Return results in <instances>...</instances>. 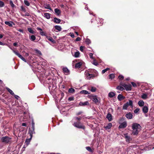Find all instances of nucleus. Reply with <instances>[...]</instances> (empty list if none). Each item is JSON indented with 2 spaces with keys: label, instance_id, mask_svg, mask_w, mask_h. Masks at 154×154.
Here are the masks:
<instances>
[{
  "label": "nucleus",
  "instance_id": "obj_1",
  "mask_svg": "<svg viewBox=\"0 0 154 154\" xmlns=\"http://www.w3.org/2000/svg\"><path fill=\"white\" fill-rule=\"evenodd\" d=\"M73 125L74 127L82 129L84 130L85 129V127L81 123L80 121L74 122Z\"/></svg>",
  "mask_w": 154,
  "mask_h": 154
},
{
  "label": "nucleus",
  "instance_id": "obj_2",
  "mask_svg": "<svg viewBox=\"0 0 154 154\" xmlns=\"http://www.w3.org/2000/svg\"><path fill=\"white\" fill-rule=\"evenodd\" d=\"M11 138L8 136L3 137L1 138L2 142L5 143H10L11 141Z\"/></svg>",
  "mask_w": 154,
  "mask_h": 154
},
{
  "label": "nucleus",
  "instance_id": "obj_3",
  "mask_svg": "<svg viewBox=\"0 0 154 154\" xmlns=\"http://www.w3.org/2000/svg\"><path fill=\"white\" fill-rule=\"evenodd\" d=\"M129 102H127L122 107V109L124 110H126L127 109L128 107L129 106H131L132 107L133 106V101L131 100H129Z\"/></svg>",
  "mask_w": 154,
  "mask_h": 154
},
{
  "label": "nucleus",
  "instance_id": "obj_4",
  "mask_svg": "<svg viewBox=\"0 0 154 154\" xmlns=\"http://www.w3.org/2000/svg\"><path fill=\"white\" fill-rule=\"evenodd\" d=\"M141 127L139 124L137 123H133L132 126L133 130L139 129Z\"/></svg>",
  "mask_w": 154,
  "mask_h": 154
},
{
  "label": "nucleus",
  "instance_id": "obj_5",
  "mask_svg": "<svg viewBox=\"0 0 154 154\" xmlns=\"http://www.w3.org/2000/svg\"><path fill=\"white\" fill-rule=\"evenodd\" d=\"M86 71L88 72V73H91V74L95 73V75H96V76H97L98 74L96 70L94 69H89Z\"/></svg>",
  "mask_w": 154,
  "mask_h": 154
},
{
  "label": "nucleus",
  "instance_id": "obj_6",
  "mask_svg": "<svg viewBox=\"0 0 154 154\" xmlns=\"http://www.w3.org/2000/svg\"><path fill=\"white\" fill-rule=\"evenodd\" d=\"M86 76L87 79L90 80L91 79H93L96 76L95 74V75L91 74L88 73H87L86 74Z\"/></svg>",
  "mask_w": 154,
  "mask_h": 154
},
{
  "label": "nucleus",
  "instance_id": "obj_7",
  "mask_svg": "<svg viewBox=\"0 0 154 154\" xmlns=\"http://www.w3.org/2000/svg\"><path fill=\"white\" fill-rule=\"evenodd\" d=\"M29 133L30 134V135L32 137V134L33 133H35V127H31L29 129Z\"/></svg>",
  "mask_w": 154,
  "mask_h": 154
},
{
  "label": "nucleus",
  "instance_id": "obj_8",
  "mask_svg": "<svg viewBox=\"0 0 154 154\" xmlns=\"http://www.w3.org/2000/svg\"><path fill=\"white\" fill-rule=\"evenodd\" d=\"M123 87L125 88L126 91H131V85H127L124 84L123 85Z\"/></svg>",
  "mask_w": 154,
  "mask_h": 154
},
{
  "label": "nucleus",
  "instance_id": "obj_9",
  "mask_svg": "<svg viewBox=\"0 0 154 154\" xmlns=\"http://www.w3.org/2000/svg\"><path fill=\"white\" fill-rule=\"evenodd\" d=\"M127 125L126 122H124L120 124L119 127V129L125 128L127 126Z\"/></svg>",
  "mask_w": 154,
  "mask_h": 154
},
{
  "label": "nucleus",
  "instance_id": "obj_10",
  "mask_svg": "<svg viewBox=\"0 0 154 154\" xmlns=\"http://www.w3.org/2000/svg\"><path fill=\"white\" fill-rule=\"evenodd\" d=\"M63 72L66 75H68L69 74V71L66 67H64L63 69Z\"/></svg>",
  "mask_w": 154,
  "mask_h": 154
},
{
  "label": "nucleus",
  "instance_id": "obj_11",
  "mask_svg": "<svg viewBox=\"0 0 154 154\" xmlns=\"http://www.w3.org/2000/svg\"><path fill=\"white\" fill-rule=\"evenodd\" d=\"M125 116L128 119H131L133 117L132 113L129 112L126 114Z\"/></svg>",
  "mask_w": 154,
  "mask_h": 154
},
{
  "label": "nucleus",
  "instance_id": "obj_12",
  "mask_svg": "<svg viewBox=\"0 0 154 154\" xmlns=\"http://www.w3.org/2000/svg\"><path fill=\"white\" fill-rule=\"evenodd\" d=\"M89 103L88 101H86L84 103L80 102L79 103V105L81 106H84L86 105H89Z\"/></svg>",
  "mask_w": 154,
  "mask_h": 154
},
{
  "label": "nucleus",
  "instance_id": "obj_13",
  "mask_svg": "<svg viewBox=\"0 0 154 154\" xmlns=\"http://www.w3.org/2000/svg\"><path fill=\"white\" fill-rule=\"evenodd\" d=\"M125 97L123 96L121 94H119L117 97L119 101H121L122 100H123L125 99Z\"/></svg>",
  "mask_w": 154,
  "mask_h": 154
},
{
  "label": "nucleus",
  "instance_id": "obj_14",
  "mask_svg": "<svg viewBox=\"0 0 154 154\" xmlns=\"http://www.w3.org/2000/svg\"><path fill=\"white\" fill-rule=\"evenodd\" d=\"M54 12L56 15L58 16L60 15L61 11L58 8H55L54 9Z\"/></svg>",
  "mask_w": 154,
  "mask_h": 154
},
{
  "label": "nucleus",
  "instance_id": "obj_15",
  "mask_svg": "<svg viewBox=\"0 0 154 154\" xmlns=\"http://www.w3.org/2000/svg\"><path fill=\"white\" fill-rule=\"evenodd\" d=\"M142 111L144 113H147L148 111V107L146 106H144L142 108Z\"/></svg>",
  "mask_w": 154,
  "mask_h": 154
},
{
  "label": "nucleus",
  "instance_id": "obj_16",
  "mask_svg": "<svg viewBox=\"0 0 154 154\" xmlns=\"http://www.w3.org/2000/svg\"><path fill=\"white\" fill-rule=\"evenodd\" d=\"M5 24L7 25L10 27L12 26V23L13 24H14V22L11 21H5Z\"/></svg>",
  "mask_w": 154,
  "mask_h": 154
},
{
  "label": "nucleus",
  "instance_id": "obj_17",
  "mask_svg": "<svg viewBox=\"0 0 154 154\" xmlns=\"http://www.w3.org/2000/svg\"><path fill=\"white\" fill-rule=\"evenodd\" d=\"M61 21V20L60 19L57 18L56 17H54V18L53 21L55 23H60Z\"/></svg>",
  "mask_w": 154,
  "mask_h": 154
},
{
  "label": "nucleus",
  "instance_id": "obj_18",
  "mask_svg": "<svg viewBox=\"0 0 154 154\" xmlns=\"http://www.w3.org/2000/svg\"><path fill=\"white\" fill-rule=\"evenodd\" d=\"M106 118L109 121H111L112 119V116L111 114L109 113H108L107 115Z\"/></svg>",
  "mask_w": 154,
  "mask_h": 154
},
{
  "label": "nucleus",
  "instance_id": "obj_19",
  "mask_svg": "<svg viewBox=\"0 0 154 154\" xmlns=\"http://www.w3.org/2000/svg\"><path fill=\"white\" fill-rule=\"evenodd\" d=\"M132 134L134 135H137L138 134L139 131L138 129L133 130Z\"/></svg>",
  "mask_w": 154,
  "mask_h": 154
},
{
  "label": "nucleus",
  "instance_id": "obj_20",
  "mask_svg": "<svg viewBox=\"0 0 154 154\" xmlns=\"http://www.w3.org/2000/svg\"><path fill=\"white\" fill-rule=\"evenodd\" d=\"M82 65V63L81 62H79L75 64V66L76 68H79L81 67Z\"/></svg>",
  "mask_w": 154,
  "mask_h": 154
},
{
  "label": "nucleus",
  "instance_id": "obj_21",
  "mask_svg": "<svg viewBox=\"0 0 154 154\" xmlns=\"http://www.w3.org/2000/svg\"><path fill=\"white\" fill-rule=\"evenodd\" d=\"M92 101L95 103H97L98 102V100L97 98V96L94 95V97L92 99Z\"/></svg>",
  "mask_w": 154,
  "mask_h": 154
},
{
  "label": "nucleus",
  "instance_id": "obj_22",
  "mask_svg": "<svg viewBox=\"0 0 154 154\" xmlns=\"http://www.w3.org/2000/svg\"><path fill=\"white\" fill-rule=\"evenodd\" d=\"M46 38L48 39L50 41L52 42L53 43H54L55 42V41L54 40V39L51 37L48 36H46Z\"/></svg>",
  "mask_w": 154,
  "mask_h": 154
},
{
  "label": "nucleus",
  "instance_id": "obj_23",
  "mask_svg": "<svg viewBox=\"0 0 154 154\" xmlns=\"http://www.w3.org/2000/svg\"><path fill=\"white\" fill-rule=\"evenodd\" d=\"M51 14L49 13H44V16L47 19H49L51 17Z\"/></svg>",
  "mask_w": 154,
  "mask_h": 154
},
{
  "label": "nucleus",
  "instance_id": "obj_24",
  "mask_svg": "<svg viewBox=\"0 0 154 154\" xmlns=\"http://www.w3.org/2000/svg\"><path fill=\"white\" fill-rule=\"evenodd\" d=\"M126 141L129 142L131 140V137L128 135H125V137Z\"/></svg>",
  "mask_w": 154,
  "mask_h": 154
},
{
  "label": "nucleus",
  "instance_id": "obj_25",
  "mask_svg": "<svg viewBox=\"0 0 154 154\" xmlns=\"http://www.w3.org/2000/svg\"><path fill=\"white\" fill-rule=\"evenodd\" d=\"M29 38L30 40L32 41H34L36 39V37L34 35H32L29 36Z\"/></svg>",
  "mask_w": 154,
  "mask_h": 154
},
{
  "label": "nucleus",
  "instance_id": "obj_26",
  "mask_svg": "<svg viewBox=\"0 0 154 154\" xmlns=\"http://www.w3.org/2000/svg\"><path fill=\"white\" fill-rule=\"evenodd\" d=\"M55 29L58 31H60L61 30L62 28L61 27L59 26L56 25L54 26Z\"/></svg>",
  "mask_w": 154,
  "mask_h": 154
},
{
  "label": "nucleus",
  "instance_id": "obj_27",
  "mask_svg": "<svg viewBox=\"0 0 154 154\" xmlns=\"http://www.w3.org/2000/svg\"><path fill=\"white\" fill-rule=\"evenodd\" d=\"M112 126V124L111 123H108L106 126L105 127L106 129H109L111 128Z\"/></svg>",
  "mask_w": 154,
  "mask_h": 154
},
{
  "label": "nucleus",
  "instance_id": "obj_28",
  "mask_svg": "<svg viewBox=\"0 0 154 154\" xmlns=\"http://www.w3.org/2000/svg\"><path fill=\"white\" fill-rule=\"evenodd\" d=\"M116 88L118 90H119L121 91H123L125 90L124 88L122 86H118L116 87Z\"/></svg>",
  "mask_w": 154,
  "mask_h": 154
},
{
  "label": "nucleus",
  "instance_id": "obj_29",
  "mask_svg": "<svg viewBox=\"0 0 154 154\" xmlns=\"http://www.w3.org/2000/svg\"><path fill=\"white\" fill-rule=\"evenodd\" d=\"M138 104L140 106H142L144 105V102L143 100H140L138 102Z\"/></svg>",
  "mask_w": 154,
  "mask_h": 154
},
{
  "label": "nucleus",
  "instance_id": "obj_30",
  "mask_svg": "<svg viewBox=\"0 0 154 154\" xmlns=\"http://www.w3.org/2000/svg\"><path fill=\"white\" fill-rule=\"evenodd\" d=\"M115 95V93L112 92H110L109 94V96L110 97H114Z\"/></svg>",
  "mask_w": 154,
  "mask_h": 154
},
{
  "label": "nucleus",
  "instance_id": "obj_31",
  "mask_svg": "<svg viewBox=\"0 0 154 154\" xmlns=\"http://www.w3.org/2000/svg\"><path fill=\"white\" fill-rule=\"evenodd\" d=\"M80 93L82 94H89L90 93L87 91L86 90H82L80 91Z\"/></svg>",
  "mask_w": 154,
  "mask_h": 154
},
{
  "label": "nucleus",
  "instance_id": "obj_32",
  "mask_svg": "<svg viewBox=\"0 0 154 154\" xmlns=\"http://www.w3.org/2000/svg\"><path fill=\"white\" fill-rule=\"evenodd\" d=\"M7 90L8 91V92H9V93L12 95H14V93L13 92L12 90H11V89H10L9 88H6Z\"/></svg>",
  "mask_w": 154,
  "mask_h": 154
},
{
  "label": "nucleus",
  "instance_id": "obj_33",
  "mask_svg": "<svg viewBox=\"0 0 154 154\" xmlns=\"http://www.w3.org/2000/svg\"><path fill=\"white\" fill-rule=\"evenodd\" d=\"M84 116L80 117H75L74 118L75 120H77V121H80L82 118H83Z\"/></svg>",
  "mask_w": 154,
  "mask_h": 154
},
{
  "label": "nucleus",
  "instance_id": "obj_34",
  "mask_svg": "<svg viewBox=\"0 0 154 154\" xmlns=\"http://www.w3.org/2000/svg\"><path fill=\"white\" fill-rule=\"evenodd\" d=\"M27 30L28 32L32 34H34L35 32L31 28H27Z\"/></svg>",
  "mask_w": 154,
  "mask_h": 154
},
{
  "label": "nucleus",
  "instance_id": "obj_35",
  "mask_svg": "<svg viewBox=\"0 0 154 154\" xmlns=\"http://www.w3.org/2000/svg\"><path fill=\"white\" fill-rule=\"evenodd\" d=\"M86 149L91 152H93V149H92L91 147L89 146H87L86 147Z\"/></svg>",
  "mask_w": 154,
  "mask_h": 154
},
{
  "label": "nucleus",
  "instance_id": "obj_36",
  "mask_svg": "<svg viewBox=\"0 0 154 154\" xmlns=\"http://www.w3.org/2000/svg\"><path fill=\"white\" fill-rule=\"evenodd\" d=\"M109 79H112L115 77V75L114 74H111L109 75Z\"/></svg>",
  "mask_w": 154,
  "mask_h": 154
},
{
  "label": "nucleus",
  "instance_id": "obj_37",
  "mask_svg": "<svg viewBox=\"0 0 154 154\" xmlns=\"http://www.w3.org/2000/svg\"><path fill=\"white\" fill-rule=\"evenodd\" d=\"M75 91V90L72 88H70L68 90V92L70 93H73Z\"/></svg>",
  "mask_w": 154,
  "mask_h": 154
},
{
  "label": "nucleus",
  "instance_id": "obj_38",
  "mask_svg": "<svg viewBox=\"0 0 154 154\" xmlns=\"http://www.w3.org/2000/svg\"><path fill=\"white\" fill-rule=\"evenodd\" d=\"M85 42L86 44L88 45H89L91 43V40L88 38H86L85 40Z\"/></svg>",
  "mask_w": 154,
  "mask_h": 154
},
{
  "label": "nucleus",
  "instance_id": "obj_39",
  "mask_svg": "<svg viewBox=\"0 0 154 154\" xmlns=\"http://www.w3.org/2000/svg\"><path fill=\"white\" fill-rule=\"evenodd\" d=\"M10 4L12 8L15 7V5L14 4L12 0L10 1Z\"/></svg>",
  "mask_w": 154,
  "mask_h": 154
},
{
  "label": "nucleus",
  "instance_id": "obj_40",
  "mask_svg": "<svg viewBox=\"0 0 154 154\" xmlns=\"http://www.w3.org/2000/svg\"><path fill=\"white\" fill-rule=\"evenodd\" d=\"M11 49L13 51V52L16 55H17V56L18 57H19V56H20V54L19 53L15 51H14V50H13L12 49V48H11Z\"/></svg>",
  "mask_w": 154,
  "mask_h": 154
},
{
  "label": "nucleus",
  "instance_id": "obj_41",
  "mask_svg": "<svg viewBox=\"0 0 154 154\" xmlns=\"http://www.w3.org/2000/svg\"><path fill=\"white\" fill-rule=\"evenodd\" d=\"M110 68H107L105 69H103L102 70V74H103L104 73L106 72L107 71H108L109 70Z\"/></svg>",
  "mask_w": 154,
  "mask_h": 154
},
{
  "label": "nucleus",
  "instance_id": "obj_42",
  "mask_svg": "<svg viewBox=\"0 0 154 154\" xmlns=\"http://www.w3.org/2000/svg\"><path fill=\"white\" fill-rule=\"evenodd\" d=\"M80 54V53L79 51L76 52H75L74 56L75 57H79Z\"/></svg>",
  "mask_w": 154,
  "mask_h": 154
},
{
  "label": "nucleus",
  "instance_id": "obj_43",
  "mask_svg": "<svg viewBox=\"0 0 154 154\" xmlns=\"http://www.w3.org/2000/svg\"><path fill=\"white\" fill-rule=\"evenodd\" d=\"M40 35H42L45 36H47L46 35V33L45 32L43 31H40Z\"/></svg>",
  "mask_w": 154,
  "mask_h": 154
},
{
  "label": "nucleus",
  "instance_id": "obj_44",
  "mask_svg": "<svg viewBox=\"0 0 154 154\" xmlns=\"http://www.w3.org/2000/svg\"><path fill=\"white\" fill-rule=\"evenodd\" d=\"M19 57L22 60H23L24 62H26V59L23 57V56L20 55V56H19Z\"/></svg>",
  "mask_w": 154,
  "mask_h": 154
},
{
  "label": "nucleus",
  "instance_id": "obj_45",
  "mask_svg": "<svg viewBox=\"0 0 154 154\" xmlns=\"http://www.w3.org/2000/svg\"><path fill=\"white\" fill-rule=\"evenodd\" d=\"M96 90V88L95 87H92L91 89V91L92 92H94Z\"/></svg>",
  "mask_w": 154,
  "mask_h": 154
},
{
  "label": "nucleus",
  "instance_id": "obj_46",
  "mask_svg": "<svg viewBox=\"0 0 154 154\" xmlns=\"http://www.w3.org/2000/svg\"><path fill=\"white\" fill-rule=\"evenodd\" d=\"M45 8L52 10V9L49 5H47L45 7Z\"/></svg>",
  "mask_w": 154,
  "mask_h": 154
},
{
  "label": "nucleus",
  "instance_id": "obj_47",
  "mask_svg": "<svg viewBox=\"0 0 154 154\" xmlns=\"http://www.w3.org/2000/svg\"><path fill=\"white\" fill-rule=\"evenodd\" d=\"M118 78L119 79L122 80L124 79V77L122 75H120L118 76Z\"/></svg>",
  "mask_w": 154,
  "mask_h": 154
},
{
  "label": "nucleus",
  "instance_id": "obj_48",
  "mask_svg": "<svg viewBox=\"0 0 154 154\" xmlns=\"http://www.w3.org/2000/svg\"><path fill=\"white\" fill-rule=\"evenodd\" d=\"M24 4L27 6H29L30 5V3L27 1L24 0Z\"/></svg>",
  "mask_w": 154,
  "mask_h": 154
},
{
  "label": "nucleus",
  "instance_id": "obj_49",
  "mask_svg": "<svg viewBox=\"0 0 154 154\" xmlns=\"http://www.w3.org/2000/svg\"><path fill=\"white\" fill-rule=\"evenodd\" d=\"M21 10L23 11L26 12V8L23 6H21L20 7Z\"/></svg>",
  "mask_w": 154,
  "mask_h": 154
},
{
  "label": "nucleus",
  "instance_id": "obj_50",
  "mask_svg": "<svg viewBox=\"0 0 154 154\" xmlns=\"http://www.w3.org/2000/svg\"><path fill=\"white\" fill-rule=\"evenodd\" d=\"M147 97V95L146 94H143L142 96V97L143 99H146V98Z\"/></svg>",
  "mask_w": 154,
  "mask_h": 154
},
{
  "label": "nucleus",
  "instance_id": "obj_51",
  "mask_svg": "<svg viewBox=\"0 0 154 154\" xmlns=\"http://www.w3.org/2000/svg\"><path fill=\"white\" fill-rule=\"evenodd\" d=\"M94 62L93 64L96 66H97L98 65V63L97 62H96V60H95V59H94Z\"/></svg>",
  "mask_w": 154,
  "mask_h": 154
},
{
  "label": "nucleus",
  "instance_id": "obj_52",
  "mask_svg": "<svg viewBox=\"0 0 154 154\" xmlns=\"http://www.w3.org/2000/svg\"><path fill=\"white\" fill-rule=\"evenodd\" d=\"M4 5V3L1 1H0V7H2Z\"/></svg>",
  "mask_w": 154,
  "mask_h": 154
},
{
  "label": "nucleus",
  "instance_id": "obj_53",
  "mask_svg": "<svg viewBox=\"0 0 154 154\" xmlns=\"http://www.w3.org/2000/svg\"><path fill=\"white\" fill-rule=\"evenodd\" d=\"M30 141V139H26V140L25 143H26V144H28Z\"/></svg>",
  "mask_w": 154,
  "mask_h": 154
},
{
  "label": "nucleus",
  "instance_id": "obj_54",
  "mask_svg": "<svg viewBox=\"0 0 154 154\" xmlns=\"http://www.w3.org/2000/svg\"><path fill=\"white\" fill-rule=\"evenodd\" d=\"M93 54L92 53H90L89 54V56L90 58L94 60V59L95 58L93 57Z\"/></svg>",
  "mask_w": 154,
  "mask_h": 154
},
{
  "label": "nucleus",
  "instance_id": "obj_55",
  "mask_svg": "<svg viewBox=\"0 0 154 154\" xmlns=\"http://www.w3.org/2000/svg\"><path fill=\"white\" fill-rule=\"evenodd\" d=\"M139 110H140V109L137 108L134 111V112L135 113H137V112H138Z\"/></svg>",
  "mask_w": 154,
  "mask_h": 154
},
{
  "label": "nucleus",
  "instance_id": "obj_56",
  "mask_svg": "<svg viewBox=\"0 0 154 154\" xmlns=\"http://www.w3.org/2000/svg\"><path fill=\"white\" fill-rule=\"evenodd\" d=\"M74 97H69L68 99V100L69 101L73 100H74Z\"/></svg>",
  "mask_w": 154,
  "mask_h": 154
},
{
  "label": "nucleus",
  "instance_id": "obj_57",
  "mask_svg": "<svg viewBox=\"0 0 154 154\" xmlns=\"http://www.w3.org/2000/svg\"><path fill=\"white\" fill-rule=\"evenodd\" d=\"M31 127H35V123L33 119H32V126Z\"/></svg>",
  "mask_w": 154,
  "mask_h": 154
},
{
  "label": "nucleus",
  "instance_id": "obj_58",
  "mask_svg": "<svg viewBox=\"0 0 154 154\" xmlns=\"http://www.w3.org/2000/svg\"><path fill=\"white\" fill-rule=\"evenodd\" d=\"M131 84H132V86L134 87H137V85L135 83L132 82H131Z\"/></svg>",
  "mask_w": 154,
  "mask_h": 154
},
{
  "label": "nucleus",
  "instance_id": "obj_59",
  "mask_svg": "<svg viewBox=\"0 0 154 154\" xmlns=\"http://www.w3.org/2000/svg\"><path fill=\"white\" fill-rule=\"evenodd\" d=\"M85 47L84 46H81L80 47V50L82 51V52H83V49Z\"/></svg>",
  "mask_w": 154,
  "mask_h": 154
},
{
  "label": "nucleus",
  "instance_id": "obj_60",
  "mask_svg": "<svg viewBox=\"0 0 154 154\" xmlns=\"http://www.w3.org/2000/svg\"><path fill=\"white\" fill-rule=\"evenodd\" d=\"M82 113H83V112L82 111H80L79 112H78L76 113V116H79Z\"/></svg>",
  "mask_w": 154,
  "mask_h": 154
},
{
  "label": "nucleus",
  "instance_id": "obj_61",
  "mask_svg": "<svg viewBox=\"0 0 154 154\" xmlns=\"http://www.w3.org/2000/svg\"><path fill=\"white\" fill-rule=\"evenodd\" d=\"M88 97L91 99L92 100L93 98L94 97V95H88Z\"/></svg>",
  "mask_w": 154,
  "mask_h": 154
},
{
  "label": "nucleus",
  "instance_id": "obj_62",
  "mask_svg": "<svg viewBox=\"0 0 154 154\" xmlns=\"http://www.w3.org/2000/svg\"><path fill=\"white\" fill-rule=\"evenodd\" d=\"M81 40V38L79 37H78L75 39L76 41H80Z\"/></svg>",
  "mask_w": 154,
  "mask_h": 154
},
{
  "label": "nucleus",
  "instance_id": "obj_63",
  "mask_svg": "<svg viewBox=\"0 0 154 154\" xmlns=\"http://www.w3.org/2000/svg\"><path fill=\"white\" fill-rule=\"evenodd\" d=\"M22 125L23 126L26 127V123H23L22 124Z\"/></svg>",
  "mask_w": 154,
  "mask_h": 154
},
{
  "label": "nucleus",
  "instance_id": "obj_64",
  "mask_svg": "<svg viewBox=\"0 0 154 154\" xmlns=\"http://www.w3.org/2000/svg\"><path fill=\"white\" fill-rule=\"evenodd\" d=\"M36 29L38 30H40V31H42V29L39 27H37Z\"/></svg>",
  "mask_w": 154,
  "mask_h": 154
}]
</instances>
